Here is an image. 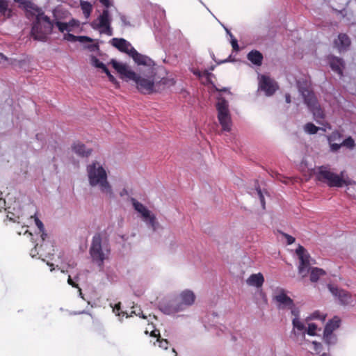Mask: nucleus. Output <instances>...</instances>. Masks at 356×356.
Returning <instances> with one entry per match:
<instances>
[{
    "instance_id": "obj_14",
    "label": "nucleus",
    "mask_w": 356,
    "mask_h": 356,
    "mask_svg": "<svg viewBox=\"0 0 356 356\" xmlns=\"http://www.w3.org/2000/svg\"><path fill=\"white\" fill-rule=\"evenodd\" d=\"M98 28H104L101 33H105L108 35H112L113 32L110 26V15L108 9H104L102 13L99 15Z\"/></svg>"
},
{
    "instance_id": "obj_40",
    "label": "nucleus",
    "mask_w": 356,
    "mask_h": 356,
    "mask_svg": "<svg viewBox=\"0 0 356 356\" xmlns=\"http://www.w3.org/2000/svg\"><path fill=\"white\" fill-rule=\"evenodd\" d=\"M287 309L291 310V314L294 316V318H299V310L296 307L294 302L293 303V307H289Z\"/></svg>"
},
{
    "instance_id": "obj_51",
    "label": "nucleus",
    "mask_w": 356,
    "mask_h": 356,
    "mask_svg": "<svg viewBox=\"0 0 356 356\" xmlns=\"http://www.w3.org/2000/svg\"><path fill=\"white\" fill-rule=\"evenodd\" d=\"M152 337H156L157 339H161L160 332L159 330H154L152 331L151 334Z\"/></svg>"
},
{
    "instance_id": "obj_12",
    "label": "nucleus",
    "mask_w": 356,
    "mask_h": 356,
    "mask_svg": "<svg viewBox=\"0 0 356 356\" xmlns=\"http://www.w3.org/2000/svg\"><path fill=\"white\" fill-rule=\"evenodd\" d=\"M161 311L168 315L175 314L179 312L183 311L184 307L183 304H180L178 299H172L160 305Z\"/></svg>"
},
{
    "instance_id": "obj_37",
    "label": "nucleus",
    "mask_w": 356,
    "mask_h": 356,
    "mask_svg": "<svg viewBox=\"0 0 356 356\" xmlns=\"http://www.w3.org/2000/svg\"><path fill=\"white\" fill-rule=\"evenodd\" d=\"M32 218L34 219L36 226L39 229L40 231H44V227L42 222L37 217L36 214L31 216Z\"/></svg>"
},
{
    "instance_id": "obj_49",
    "label": "nucleus",
    "mask_w": 356,
    "mask_h": 356,
    "mask_svg": "<svg viewBox=\"0 0 356 356\" xmlns=\"http://www.w3.org/2000/svg\"><path fill=\"white\" fill-rule=\"evenodd\" d=\"M284 236L286 239L287 244L291 245L295 242L296 239L293 236L286 234H284Z\"/></svg>"
},
{
    "instance_id": "obj_58",
    "label": "nucleus",
    "mask_w": 356,
    "mask_h": 356,
    "mask_svg": "<svg viewBox=\"0 0 356 356\" xmlns=\"http://www.w3.org/2000/svg\"><path fill=\"white\" fill-rule=\"evenodd\" d=\"M100 69L102 70V71L105 73V74H108V69L106 67V66L104 65V67H101Z\"/></svg>"
},
{
    "instance_id": "obj_25",
    "label": "nucleus",
    "mask_w": 356,
    "mask_h": 356,
    "mask_svg": "<svg viewBox=\"0 0 356 356\" xmlns=\"http://www.w3.org/2000/svg\"><path fill=\"white\" fill-rule=\"evenodd\" d=\"M341 320L338 316H334L332 320L327 323L324 332L326 333H333L340 325Z\"/></svg>"
},
{
    "instance_id": "obj_17",
    "label": "nucleus",
    "mask_w": 356,
    "mask_h": 356,
    "mask_svg": "<svg viewBox=\"0 0 356 356\" xmlns=\"http://www.w3.org/2000/svg\"><path fill=\"white\" fill-rule=\"evenodd\" d=\"M176 81L173 77H163L159 81L155 79V93L161 92L171 86H173Z\"/></svg>"
},
{
    "instance_id": "obj_13",
    "label": "nucleus",
    "mask_w": 356,
    "mask_h": 356,
    "mask_svg": "<svg viewBox=\"0 0 356 356\" xmlns=\"http://www.w3.org/2000/svg\"><path fill=\"white\" fill-rule=\"evenodd\" d=\"M259 88L265 92L267 96L273 95L277 88L276 83L266 75L261 76Z\"/></svg>"
},
{
    "instance_id": "obj_34",
    "label": "nucleus",
    "mask_w": 356,
    "mask_h": 356,
    "mask_svg": "<svg viewBox=\"0 0 356 356\" xmlns=\"http://www.w3.org/2000/svg\"><path fill=\"white\" fill-rule=\"evenodd\" d=\"M341 147L345 146L349 149H353L355 147V141L350 136L343 140L341 143H340Z\"/></svg>"
},
{
    "instance_id": "obj_10",
    "label": "nucleus",
    "mask_w": 356,
    "mask_h": 356,
    "mask_svg": "<svg viewBox=\"0 0 356 356\" xmlns=\"http://www.w3.org/2000/svg\"><path fill=\"white\" fill-rule=\"evenodd\" d=\"M132 204L134 209L141 214L144 220L155 231L157 224L156 216L154 214H151L150 211L142 203L135 199H132Z\"/></svg>"
},
{
    "instance_id": "obj_29",
    "label": "nucleus",
    "mask_w": 356,
    "mask_h": 356,
    "mask_svg": "<svg viewBox=\"0 0 356 356\" xmlns=\"http://www.w3.org/2000/svg\"><path fill=\"white\" fill-rule=\"evenodd\" d=\"M337 341V336L333 333L323 332V341L328 346L334 345Z\"/></svg>"
},
{
    "instance_id": "obj_6",
    "label": "nucleus",
    "mask_w": 356,
    "mask_h": 356,
    "mask_svg": "<svg viewBox=\"0 0 356 356\" xmlns=\"http://www.w3.org/2000/svg\"><path fill=\"white\" fill-rule=\"evenodd\" d=\"M299 91L300 92L305 104L307 106L311 112H312L314 117L316 120L323 119L324 113L321 108L315 94L313 91L307 87L299 86Z\"/></svg>"
},
{
    "instance_id": "obj_39",
    "label": "nucleus",
    "mask_w": 356,
    "mask_h": 356,
    "mask_svg": "<svg viewBox=\"0 0 356 356\" xmlns=\"http://www.w3.org/2000/svg\"><path fill=\"white\" fill-rule=\"evenodd\" d=\"M109 79V81L113 83L116 88H120V83L119 81H118V80L113 76V75H112L110 72V71H108V74H106Z\"/></svg>"
},
{
    "instance_id": "obj_3",
    "label": "nucleus",
    "mask_w": 356,
    "mask_h": 356,
    "mask_svg": "<svg viewBox=\"0 0 356 356\" xmlns=\"http://www.w3.org/2000/svg\"><path fill=\"white\" fill-rule=\"evenodd\" d=\"M316 176L319 181L327 184L329 187L341 188L343 186L350 185L352 183L348 177H344L343 172L337 175L326 166L319 167Z\"/></svg>"
},
{
    "instance_id": "obj_20",
    "label": "nucleus",
    "mask_w": 356,
    "mask_h": 356,
    "mask_svg": "<svg viewBox=\"0 0 356 356\" xmlns=\"http://www.w3.org/2000/svg\"><path fill=\"white\" fill-rule=\"evenodd\" d=\"M330 65L332 70L339 75H343V70L344 68V62L341 58L336 56L330 58Z\"/></svg>"
},
{
    "instance_id": "obj_4",
    "label": "nucleus",
    "mask_w": 356,
    "mask_h": 356,
    "mask_svg": "<svg viewBox=\"0 0 356 356\" xmlns=\"http://www.w3.org/2000/svg\"><path fill=\"white\" fill-rule=\"evenodd\" d=\"M54 24L49 17L43 13L36 16L35 22L31 29V35L35 40H44L47 35L52 31Z\"/></svg>"
},
{
    "instance_id": "obj_9",
    "label": "nucleus",
    "mask_w": 356,
    "mask_h": 356,
    "mask_svg": "<svg viewBox=\"0 0 356 356\" xmlns=\"http://www.w3.org/2000/svg\"><path fill=\"white\" fill-rule=\"evenodd\" d=\"M297 255L300 259V264L298 266V273L302 275V277H305L307 275L309 270V254L307 252L305 248L299 245L298 248L296 250Z\"/></svg>"
},
{
    "instance_id": "obj_48",
    "label": "nucleus",
    "mask_w": 356,
    "mask_h": 356,
    "mask_svg": "<svg viewBox=\"0 0 356 356\" xmlns=\"http://www.w3.org/2000/svg\"><path fill=\"white\" fill-rule=\"evenodd\" d=\"M67 24H69V28L70 29L79 26V22L74 19H71Z\"/></svg>"
},
{
    "instance_id": "obj_55",
    "label": "nucleus",
    "mask_w": 356,
    "mask_h": 356,
    "mask_svg": "<svg viewBox=\"0 0 356 356\" xmlns=\"http://www.w3.org/2000/svg\"><path fill=\"white\" fill-rule=\"evenodd\" d=\"M15 2L19 3L22 7L24 5L25 2H26L28 0H14Z\"/></svg>"
},
{
    "instance_id": "obj_59",
    "label": "nucleus",
    "mask_w": 356,
    "mask_h": 356,
    "mask_svg": "<svg viewBox=\"0 0 356 356\" xmlns=\"http://www.w3.org/2000/svg\"><path fill=\"white\" fill-rule=\"evenodd\" d=\"M131 313H134V314H136V315H137V316H139L142 317V318H144V319H146V318H147V317H146L145 316H144V315L140 316V313H139V312H138V313H136V311H133Z\"/></svg>"
},
{
    "instance_id": "obj_41",
    "label": "nucleus",
    "mask_w": 356,
    "mask_h": 356,
    "mask_svg": "<svg viewBox=\"0 0 356 356\" xmlns=\"http://www.w3.org/2000/svg\"><path fill=\"white\" fill-rule=\"evenodd\" d=\"M92 64L97 68H101V67H104V64L99 61V60L98 58H97L96 57H92Z\"/></svg>"
},
{
    "instance_id": "obj_36",
    "label": "nucleus",
    "mask_w": 356,
    "mask_h": 356,
    "mask_svg": "<svg viewBox=\"0 0 356 356\" xmlns=\"http://www.w3.org/2000/svg\"><path fill=\"white\" fill-rule=\"evenodd\" d=\"M317 329V326L314 323H309L308 325V328L307 330V333L310 336H314L316 334V330Z\"/></svg>"
},
{
    "instance_id": "obj_16",
    "label": "nucleus",
    "mask_w": 356,
    "mask_h": 356,
    "mask_svg": "<svg viewBox=\"0 0 356 356\" xmlns=\"http://www.w3.org/2000/svg\"><path fill=\"white\" fill-rule=\"evenodd\" d=\"M111 44L119 51L126 53L129 56L131 54V50L134 49V47L124 38H114L111 40Z\"/></svg>"
},
{
    "instance_id": "obj_56",
    "label": "nucleus",
    "mask_w": 356,
    "mask_h": 356,
    "mask_svg": "<svg viewBox=\"0 0 356 356\" xmlns=\"http://www.w3.org/2000/svg\"><path fill=\"white\" fill-rule=\"evenodd\" d=\"M216 90L217 91H219V92H228L229 94L231 93V92L228 90V89H227L226 88H222V89H219V88H216Z\"/></svg>"
},
{
    "instance_id": "obj_23",
    "label": "nucleus",
    "mask_w": 356,
    "mask_h": 356,
    "mask_svg": "<svg viewBox=\"0 0 356 356\" xmlns=\"http://www.w3.org/2000/svg\"><path fill=\"white\" fill-rule=\"evenodd\" d=\"M246 282L248 285L259 288L263 285L264 278L263 275L259 273L257 274L251 275Z\"/></svg>"
},
{
    "instance_id": "obj_45",
    "label": "nucleus",
    "mask_w": 356,
    "mask_h": 356,
    "mask_svg": "<svg viewBox=\"0 0 356 356\" xmlns=\"http://www.w3.org/2000/svg\"><path fill=\"white\" fill-rule=\"evenodd\" d=\"M77 41H79L81 42H92V39L88 36H78Z\"/></svg>"
},
{
    "instance_id": "obj_35",
    "label": "nucleus",
    "mask_w": 356,
    "mask_h": 356,
    "mask_svg": "<svg viewBox=\"0 0 356 356\" xmlns=\"http://www.w3.org/2000/svg\"><path fill=\"white\" fill-rule=\"evenodd\" d=\"M113 312L117 315V316H120V315H122V316H124L126 315L127 317H128L129 316L127 315V312H121V305H120V302H118V304H115V306L113 307Z\"/></svg>"
},
{
    "instance_id": "obj_26",
    "label": "nucleus",
    "mask_w": 356,
    "mask_h": 356,
    "mask_svg": "<svg viewBox=\"0 0 356 356\" xmlns=\"http://www.w3.org/2000/svg\"><path fill=\"white\" fill-rule=\"evenodd\" d=\"M325 275V271L322 268H312L310 272V280L312 282H316L318 280L319 277Z\"/></svg>"
},
{
    "instance_id": "obj_27",
    "label": "nucleus",
    "mask_w": 356,
    "mask_h": 356,
    "mask_svg": "<svg viewBox=\"0 0 356 356\" xmlns=\"http://www.w3.org/2000/svg\"><path fill=\"white\" fill-rule=\"evenodd\" d=\"M23 8L26 10V12H31L34 15H38L41 14L40 9L38 7L32 3L30 1H27L25 2L24 5L23 6Z\"/></svg>"
},
{
    "instance_id": "obj_19",
    "label": "nucleus",
    "mask_w": 356,
    "mask_h": 356,
    "mask_svg": "<svg viewBox=\"0 0 356 356\" xmlns=\"http://www.w3.org/2000/svg\"><path fill=\"white\" fill-rule=\"evenodd\" d=\"M195 300V296L192 291L185 290L182 291L179 295V302L180 304H183V307L185 308L186 307L192 305Z\"/></svg>"
},
{
    "instance_id": "obj_31",
    "label": "nucleus",
    "mask_w": 356,
    "mask_h": 356,
    "mask_svg": "<svg viewBox=\"0 0 356 356\" xmlns=\"http://www.w3.org/2000/svg\"><path fill=\"white\" fill-rule=\"evenodd\" d=\"M81 9L83 10V13L88 17L90 15L91 11H92V5L88 1H81Z\"/></svg>"
},
{
    "instance_id": "obj_54",
    "label": "nucleus",
    "mask_w": 356,
    "mask_h": 356,
    "mask_svg": "<svg viewBox=\"0 0 356 356\" xmlns=\"http://www.w3.org/2000/svg\"><path fill=\"white\" fill-rule=\"evenodd\" d=\"M40 232L41 233V238L42 240L44 241L47 236V234L44 232V231H40Z\"/></svg>"
},
{
    "instance_id": "obj_2",
    "label": "nucleus",
    "mask_w": 356,
    "mask_h": 356,
    "mask_svg": "<svg viewBox=\"0 0 356 356\" xmlns=\"http://www.w3.org/2000/svg\"><path fill=\"white\" fill-rule=\"evenodd\" d=\"M86 172L91 187H97L108 198L113 197V187L108 179V172L103 164L97 161H92L87 165Z\"/></svg>"
},
{
    "instance_id": "obj_47",
    "label": "nucleus",
    "mask_w": 356,
    "mask_h": 356,
    "mask_svg": "<svg viewBox=\"0 0 356 356\" xmlns=\"http://www.w3.org/2000/svg\"><path fill=\"white\" fill-rule=\"evenodd\" d=\"M257 193L259 195L261 205H262L263 208L264 209L265 208V200H264V197L263 193L260 188H257Z\"/></svg>"
},
{
    "instance_id": "obj_52",
    "label": "nucleus",
    "mask_w": 356,
    "mask_h": 356,
    "mask_svg": "<svg viewBox=\"0 0 356 356\" xmlns=\"http://www.w3.org/2000/svg\"><path fill=\"white\" fill-rule=\"evenodd\" d=\"M99 1L106 8H109L111 6L110 0H99Z\"/></svg>"
},
{
    "instance_id": "obj_7",
    "label": "nucleus",
    "mask_w": 356,
    "mask_h": 356,
    "mask_svg": "<svg viewBox=\"0 0 356 356\" xmlns=\"http://www.w3.org/2000/svg\"><path fill=\"white\" fill-rule=\"evenodd\" d=\"M102 241L101 234L99 233L95 234L92 237L90 248V254L92 261L97 263L99 266L103 264L104 261L107 257V254L108 253V250H106V252L103 250Z\"/></svg>"
},
{
    "instance_id": "obj_43",
    "label": "nucleus",
    "mask_w": 356,
    "mask_h": 356,
    "mask_svg": "<svg viewBox=\"0 0 356 356\" xmlns=\"http://www.w3.org/2000/svg\"><path fill=\"white\" fill-rule=\"evenodd\" d=\"M67 283L74 288H78L81 293V289L79 287L78 284L72 279L71 276L68 277Z\"/></svg>"
},
{
    "instance_id": "obj_46",
    "label": "nucleus",
    "mask_w": 356,
    "mask_h": 356,
    "mask_svg": "<svg viewBox=\"0 0 356 356\" xmlns=\"http://www.w3.org/2000/svg\"><path fill=\"white\" fill-rule=\"evenodd\" d=\"M257 193L259 195L261 205H262L263 208L264 209L265 208V200H264V197L263 193L260 188H257Z\"/></svg>"
},
{
    "instance_id": "obj_21",
    "label": "nucleus",
    "mask_w": 356,
    "mask_h": 356,
    "mask_svg": "<svg viewBox=\"0 0 356 356\" xmlns=\"http://www.w3.org/2000/svg\"><path fill=\"white\" fill-rule=\"evenodd\" d=\"M72 150L79 156L88 157L92 153V149L86 148V145L81 143H75L72 147Z\"/></svg>"
},
{
    "instance_id": "obj_22",
    "label": "nucleus",
    "mask_w": 356,
    "mask_h": 356,
    "mask_svg": "<svg viewBox=\"0 0 356 356\" xmlns=\"http://www.w3.org/2000/svg\"><path fill=\"white\" fill-rule=\"evenodd\" d=\"M247 58L254 65L260 66L262 64L264 56L260 51L252 50L248 54Z\"/></svg>"
},
{
    "instance_id": "obj_38",
    "label": "nucleus",
    "mask_w": 356,
    "mask_h": 356,
    "mask_svg": "<svg viewBox=\"0 0 356 356\" xmlns=\"http://www.w3.org/2000/svg\"><path fill=\"white\" fill-rule=\"evenodd\" d=\"M157 342L159 343V346L164 350H167L168 348V341L167 339H157Z\"/></svg>"
},
{
    "instance_id": "obj_62",
    "label": "nucleus",
    "mask_w": 356,
    "mask_h": 356,
    "mask_svg": "<svg viewBox=\"0 0 356 356\" xmlns=\"http://www.w3.org/2000/svg\"><path fill=\"white\" fill-rule=\"evenodd\" d=\"M194 74L195 75H197L198 76H201L202 74L200 73V72L197 71V72H194Z\"/></svg>"
},
{
    "instance_id": "obj_28",
    "label": "nucleus",
    "mask_w": 356,
    "mask_h": 356,
    "mask_svg": "<svg viewBox=\"0 0 356 356\" xmlns=\"http://www.w3.org/2000/svg\"><path fill=\"white\" fill-rule=\"evenodd\" d=\"M12 10L8 9V3L6 0H0V14L7 17L11 16Z\"/></svg>"
},
{
    "instance_id": "obj_57",
    "label": "nucleus",
    "mask_w": 356,
    "mask_h": 356,
    "mask_svg": "<svg viewBox=\"0 0 356 356\" xmlns=\"http://www.w3.org/2000/svg\"><path fill=\"white\" fill-rule=\"evenodd\" d=\"M285 99L287 103H290L291 102V95L289 94H286Z\"/></svg>"
},
{
    "instance_id": "obj_18",
    "label": "nucleus",
    "mask_w": 356,
    "mask_h": 356,
    "mask_svg": "<svg viewBox=\"0 0 356 356\" xmlns=\"http://www.w3.org/2000/svg\"><path fill=\"white\" fill-rule=\"evenodd\" d=\"M341 138L342 134L338 131H334L332 132L331 134H330L327 136V140L329 142L330 149L332 151L337 152L340 149V143H341Z\"/></svg>"
},
{
    "instance_id": "obj_5",
    "label": "nucleus",
    "mask_w": 356,
    "mask_h": 356,
    "mask_svg": "<svg viewBox=\"0 0 356 356\" xmlns=\"http://www.w3.org/2000/svg\"><path fill=\"white\" fill-rule=\"evenodd\" d=\"M216 110L218 111V120L222 127L223 131H230L232 126L231 114L229 109L228 102L222 97H218L216 103Z\"/></svg>"
},
{
    "instance_id": "obj_1",
    "label": "nucleus",
    "mask_w": 356,
    "mask_h": 356,
    "mask_svg": "<svg viewBox=\"0 0 356 356\" xmlns=\"http://www.w3.org/2000/svg\"><path fill=\"white\" fill-rule=\"evenodd\" d=\"M115 70L119 74L121 79L135 83L137 90L142 94L150 95L155 93V75L154 69L150 67L147 74H138L131 70L127 64L111 60L110 63Z\"/></svg>"
},
{
    "instance_id": "obj_33",
    "label": "nucleus",
    "mask_w": 356,
    "mask_h": 356,
    "mask_svg": "<svg viewBox=\"0 0 356 356\" xmlns=\"http://www.w3.org/2000/svg\"><path fill=\"white\" fill-rule=\"evenodd\" d=\"M292 323L294 328H296L299 331H303L305 330V325L300 321L299 318H293Z\"/></svg>"
},
{
    "instance_id": "obj_11",
    "label": "nucleus",
    "mask_w": 356,
    "mask_h": 356,
    "mask_svg": "<svg viewBox=\"0 0 356 356\" xmlns=\"http://www.w3.org/2000/svg\"><path fill=\"white\" fill-rule=\"evenodd\" d=\"M327 287L330 293L340 302L342 305H348L353 302L354 300L352 295L347 291L339 289L332 284H328Z\"/></svg>"
},
{
    "instance_id": "obj_53",
    "label": "nucleus",
    "mask_w": 356,
    "mask_h": 356,
    "mask_svg": "<svg viewBox=\"0 0 356 356\" xmlns=\"http://www.w3.org/2000/svg\"><path fill=\"white\" fill-rule=\"evenodd\" d=\"M88 49H89L90 51H95L99 49V46L97 44H92L88 46Z\"/></svg>"
},
{
    "instance_id": "obj_24",
    "label": "nucleus",
    "mask_w": 356,
    "mask_h": 356,
    "mask_svg": "<svg viewBox=\"0 0 356 356\" xmlns=\"http://www.w3.org/2000/svg\"><path fill=\"white\" fill-rule=\"evenodd\" d=\"M336 46L341 51L346 49L350 44V40L349 37L344 33H340L338 39L334 41Z\"/></svg>"
},
{
    "instance_id": "obj_42",
    "label": "nucleus",
    "mask_w": 356,
    "mask_h": 356,
    "mask_svg": "<svg viewBox=\"0 0 356 356\" xmlns=\"http://www.w3.org/2000/svg\"><path fill=\"white\" fill-rule=\"evenodd\" d=\"M77 38H78V36H76L70 33H68L67 35H65V39H66L68 41L75 42V41H77Z\"/></svg>"
},
{
    "instance_id": "obj_60",
    "label": "nucleus",
    "mask_w": 356,
    "mask_h": 356,
    "mask_svg": "<svg viewBox=\"0 0 356 356\" xmlns=\"http://www.w3.org/2000/svg\"><path fill=\"white\" fill-rule=\"evenodd\" d=\"M202 75L206 76H209L211 75V73L208 70H204L203 72Z\"/></svg>"
},
{
    "instance_id": "obj_61",
    "label": "nucleus",
    "mask_w": 356,
    "mask_h": 356,
    "mask_svg": "<svg viewBox=\"0 0 356 356\" xmlns=\"http://www.w3.org/2000/svg\"><path fill=\"white\" fill-rule=\"evenodd\" d=\"M0 58L4 60H7V58L1 53H0Z\"/></svg>"
},
{
    "instance_id": "obj_44",
    "label": "nucleus",
    "mask_w": 356,
    "mask_h": 356,
    "mask_svg": "<svg viewBox=\"0 0 356 356\" xmlns=\"http://www.w3.org/2000/svg\"><path fill=\"white\" fill-rule=\"evenodd\" d=\"M314 350L317 353H320L322 349V344L321 343L313 341Z\"/></svg>"
},
{
    "instance_id": "obj_32",
    "label": "nucleus",
    "mask_w": 356,
    "mask_h": 356,
    "mask_svg": "<svg viewBox=\"0 0 356 356\" xmlns=\"http://www.w3.org/2000/svg\"><path fill=\"white\" fill-rule=\"evenodd\" d=\"M55 24L58 28V30L62 33L64 31L70 32L72 31V29L69 28V24L67 23L57 21Z\"/></svg>"
},
{
    "instance_id": "obj_50",
    "label": "nucleus",
    "mask_w": 356,
    "mask_h": 356,
    "mask_svg": "<svg viewBox=\"0 0 356 356\" xmlns=\"http://www.w3.org/2000/svg\"><path fill=\"white\" fill-rule=\"evenodd\" d=\"M231 44H232V48H233V49L234 51H238L239 47H238V44L237 40L232 39V41H231Z\"/></svg>"
},
{
    "instance_id": "obj_8",
    "label": "nucleus",
    "mask_w": 356,
    "mask_h": 356,
    "mask_svg": "<svg viewBox=\"0 0 356 356\" xmlns=\"http://www.w3.org/2000/svg\"><path fill=\"white\" fill-rule=\"evenodd\" d=\"M273 300L275 302L278 309H287L293 307V299L288 296L285 289L277 288L274 291Z\"/></svg>"
},
{
    "instance_id": "obj_15",
    "label": "nucleus",
    "mask_w": 356,
    "mask_h": 356,
    "mask_svg": "<svg viewBox=\"0 0 356 356\" xmlns=\"http://www.w3.org/2000/svg\"><path fill=\"white\" fill-rule=\"evenodd\" d=\"M129 56L131 57L134 62L138 65L152 67L154 65V61L149 57L138 53L135 49L131 50Z\"/></svg>"
},
{
    "instance_id": "obj_30",
    "label": "nucleus",
    "mask_w": 356,
    "mask_h": 356,
    "mask_svg": "<svg viewBox=\"0 0 356 356\" xmlns=\"http://www.w3.org/2000/svg\"><path fill=\"white\" fill-rule=\"evenodd\" d=\"M305 131L309 134H314L318 132L319 127H316L312 122L307 123L304 127Z\"/></svg>"
}]
</instances>
